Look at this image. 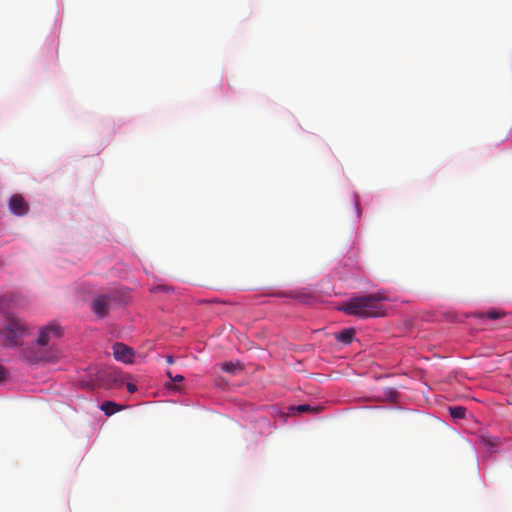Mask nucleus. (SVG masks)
<instances>
[{
  "mask_svg": "<svg viewBox=\"0 0 512 512\" xmlns=\"http://www.w3.org/2000/svg\"><path fill=\"white\" fill-rule=\"evenodd\" d=\"M9 209L17 216H24L29 211V204L20 194H14L9 199Z\"/></svg>",
  "mask_w": 512,
  "mask_h": 512,
  "instance_id": "39448f33",
  "label": "nucleus"
},
{
  "mask_svg": "<svg viewBox=\"0 0 512 512\" xmlns=\"http://www.w3.org/2000/svg\"><path fill=\"white\" fill-rule=\"evenodd\" d=\"M467 409L462 406L450 408V414L454 419H463L466 415Z\"/></svg>",
  "mask_w": 512,
  "mask_h": 512,
  "instance_id": "9d476101",
  "label": "nucleus"
},
{
  "mask_svg": "<svg viewBox=\"0 0 512 512\" xmlns=\"http://www.w3.org/2000/svg\"><path fill=\"white\" fill-rule=\"evenodd\" d=\"M166 375H167L171 380H172V378L174 377V376L172 375L171 371H169V370L166 372Z\"/></svg>",
  "mask_w": 512,
  "mask_h": 512,
  "instance_id": "a211bd4d",
  "label": "nucleus"
},
{
  "mask_svg": "<svg viewBox=\"0 0 512 512\" xmlns=\"http://www.w3.org/2000/svg\"><path fill=\"white\" fill-rule=\"evenodd\" d=\"M222 369L228 373H235L237 365L232 362H226L222 365Z\"/></svg>",
  "mask_w": 512,
  "mask_h": 512,
  "instance_id": "9b49d317",
  "label": "nucleus"
},
{
  "mask_svg": "<svg viewBox=\"0 0 512 512\" xmlns=\"http://www.w3.org/2000/svg\"><path fill=\"white\" fill-rule=\"evenodd\" d=\"M127 389H128V391L130 393H134L137 390V387L134 384H132V383H128L127 384Z\"/></svg>",
  "mask_w": 512,
  "mask_h": 512,
  "instance_id": "4468645a",
  "label": "nucleus"
},
{
  "mask_svg": "<svg viewBox=\"0 0 512 512\" xmlns=\"http://www.w3.org/2000/svg\"><path fill=\"white\" fill-rule=\"evenodd\" d=\"M297 410H298L299 412H306V411H310V410H312V408H311L309 405H307V404H302V405H299V406L297 407Z\"/></svg>",
  "mask_w": 512,
  "mask_h": 512,
  "instance_id": "f8f14e48",
  "label": "nucleus"
},
{
  "mask_svg": "<svg viewBox=\"0 0 512 512\" xmlns=\"http://www.w3.org/2000/svg\"><path fill=\"white\" fill-rule=\"evenodd\" d=\"M100 409L105 413V415L111 416L116 412L121 411L122 406L113 401H104L101 404Z\"/></svg>",
  "mask_w": 512,
  "mask_h": 512,
  "instance_id": "0eeeda50",
  "label": "nucleus"
},
{
  "mask_svg": "<svg viewBox=\"0 0 512 512\" xmlns=\"http://www.w3.org/2000/svg\"><path fill=\"white\" fill-rule=\"evenodd\" d=\"M354 334L355 332L353 329H344L337 334L336 339L343 344H350L354 338Z\"/></svg>",
  "mask_w": 512,
  "mask_h": 512,
  "instance_id": "1a4fd4ad",
  "label": "nucleus"
},
{
  "mask_svg": "<svg viewBox=\"0 0 512 512\" xmlns=\"http://www.w3.org/2000/svg\"><path fill=\"white\" fill-rule=\"evenodd\" d=\"M113 354L116 360L124 363H131L134 356L131 348L119 342L113 345Z\"/></svg>",
  "mask_w": 512,
  "mask_h": 512,
  "instance_id": "423d86ee",
  "label": "nucleus"
},
{
  "mask_svg": "<svg viewBox=\"0 0 512 512\" xmlns=\"http://www.w3.org/2000/svg\"><path fill=\"white\" fill-rule=\"evenodd\" d=\"M183 380H184V377L180 374H178L172 378L173 382H182Z\"/></svg>",
  "mask_w": 512,
  "mask_h": 512,
  "instance_id": "2eb2a0df",
  "label": "nucleus"
},
{
  "mask_svg": "<svg viewBox=\"0 0 512 512\" xmlns=\"http://www.w3.org/2000/svg\"><path fill=\"white\" fill-rule=\"evenodd\" d=\"M115 299L113 294L97 296L91 303V309L95 315L104 318L108 315L111 302Z\"/></svg>",
  "mask_w": 512,
  "mask_h": 512,
  "instance_id": "20e7f679",
  "label": "nucleus"
},
{
  "mask_svg": "<svg viewBox=\"0 0 512 512\" xmlns=\"http://www.w3.org/2000/svg\"><path fill=\"white\" fill-rule=\"evenodd\" d=\"M505 315V312L500 310H490L487 312H477L475 313V317L477 318H488L491 320H497L502 318Z\"/></svg>",
  "mask_w": 512,
  "mask_h": 512,
  "instance_id": "6e6552de",
  "label": "nucleus"
},
{
  "mask_svg": "<svg viewBox=\"0 0 512 512\" xmlns=\"http://www.w3.org/2000/svg\"><path fill=\"white\" fill-rule=\"evenodd\" d=\"M62 335L61 327L55 324L47 325L39 330L35 345L26 347L21 354L24 360L31 364L40 362H54L58 358V352L50 346L53 341Z\"/></svg>",
  "mask_w": 512,
  "mask_h": 512,
  "instance_id": "f257e3e1",
  "label": "nucleus"
},
{
  "mask_svg": "<svg viewBox=\"0 0 512 512\" xmlns=\"http://www.w3.org/2000/svg\"><path fill=\"white\" fill-rule=\"evenodd\" d=\"M28 334L29 327L24 320L7 316L3 326L0 327V345L7 348L22 346Z\"/></svg>",
  "mask_w": 512,
  "mask_h": 512,
  "instance_id": "7ed1b4c3",
  "label": "nucleus"
},
{
  "mask_svg": "<svg viewBox=\"0 0 512 512\" xmlns=\"http://www.w3.org/2000/svg\"><path fill=\"white\" fill-rule=\"evenodd\" d=\"M6 377V373H5V369L4 367L0 364V382L3 381Z\"/></svg>",
  "mask_w": 512,
  "mask_h": 512,
  "instance_id": "ddd939ff",
  "label": "nucleus"
},
{
  "mask_svg": "<svg viewBox=\"0 0 512 512\" xmlns=\"http://www.w3.org/2000/svg\"><path fill=\"white\" fill-rule=\"evenodd\" d=\"M166 361H167L168 364H172L174 362L172 356H167L166 357Z\"/></svg>",
  "mask_w": 512,
  "mask_h": 512,
  "instance_id": "dca6fc26",
  "label": "nucleus"
},
{
  "mask_svg": "<svg viewBox=\"0 0 512 512\" xmlns=\"http://www.w3.org/2000/svg\"><path fill=\"white\" fill-rule=\"evenodd\" d=\"M167 289H168V288H167V287H165V286H157V287L155 288V291H158V290H163V291H164V290H167Z\"/></svg>",
  "mask_w": 512,
  "mask_h": 512,
  "instance_id": "f3484780",
  "label": "nucleus"
},
{
  "mask_svg": "<svg viewBox=\"0 0 512 512\" xmlns=\"http://www.w3.org/2000/svg\"><path fill=\"white\" fill-rule=\"evenodd\" d=\"M386 299L387 297L382 292L352 297L345 301L339 309L347 315L359 318L380 317L384 315L381 302Z\"/></svg>",
  "mask_w": 512,
  "mask_h": 512,
  "instance_id": "f03ea898",
  "label": "nucleus"
}]
</instances>
